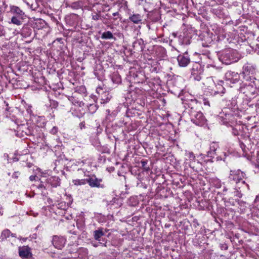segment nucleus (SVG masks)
Instances as JSON below:
<instances>
[{
	"mask_svg": "<svg viewBox=\"0 0 259 259\" xmlns=\"http://www.w3.org/2000/svg\"><path fill=\"white\" fill-rule=\"evenodd\" d=\"M160 19V14L157 10L149 12L147 14V20L152 23L158 22Z\"/></svg>",
	"mask_w": 259,
	"mask_h": 259,
	"instance_id": "obj_18",
	"label": "nucleus"
},
{
	"mask_svg": "<svg viewBox=\"0 0 259 259\" xmlns=\"http://www.w3.org/2000/svg\"><path fill=\"white\" fill-rule=\"evenodd\" d=\"M203 103L204 105H206V106H207L208 107L210 106L209 101L208 99L203 98Z\"/></svg>",
	"mask_w": 259,
	"mask_h": 259,
	"instance_id": "obj_51",
	"label": "nucleus"
},
{
	"mask_svg": "<svg viewBox=\"0 0 259 259\" xmlns=\"http://www.w3.org/2000/svg\"><path fill=\"white\" fill-rule=\"evenodd\" d=\"M153 23H152L151 22L148 21L147 20V27L149 29H153V27L152 26Z\"/></svg>",
	"mask_w": 259,
	"mask_h": 259,
	"instance_id": "obj_52",
	"label": "nucleus"
},
{
	"mask_svg": "<svg viewBox=\"0 0 259 259\" xmlns=\"http://www.w3.org/2000/svg\"><path fill=\"white\" fill-rule=\"evenodd\" d=\"M79 127L81 129L85 127V124L83 122H81L79 124Z\"/></svg>",
	"mask_w": 259,
	"mask_h": 259,
	"instance_id": "obj_60",
	"label": "nucleus"
},
{
	"mask_svg": "<svg viewBox=\"0 0 259 259\" xmlns=\"http://www.w3.org/2000/svg\"><path fill=\"white\" fill-rule=\"evenodd\" d=\"M222 80H220L219 81V83H218V90L214 91V94H219L220 93H223V91L224 90V88H223L222 85L223 83Z\"/></svg>",
	"mask_w": 259,
	"mask_h": 259,
	"instance_id": "obj_42",
	"label": "nucleus"
},
{
	"mask_svg": "<svg viewBox=\"0 0 259 259\" xmlns=\"http://www.w3.org/2000/svg\"><path fill=\"white\" fill-rule=\"evenodd\" d=\"M106 118L107 120L111 121L113 120L116 114L114 112L110 113V111L109 109H107L106 110Z\"/></svg>",
	"mask_w": 259,
	"mask_h": 259,
	"instance_id": "obj_39",
	"label": "nucleus"
},
{
	"mask_svg": "<svg viewBox=\"0 0 259 259\" xmlns=\"http://www.w3.org/2000/svg\"><path fill=\"white\" fill-rule=\"evenodd\" d=\"M67 242L66 238L62 235H53L52 239V243L55 248L62 249Z\"/></svg>",
	"mask_w": 259,
	"mask_h": 259,
	"instance_id": "obj_11",
	"label": "nucleus"
},
{
	"mask_svg": "<svg viewBox=\"0 0 259 259\" xmlns=\"http://www.w3.org/2000/svg\"><path fill=\"white\" fill-rule=\"evenodd\" d=\"M5 34V31L4 27L0 25V36H2Z\"/></svg>",
	"mask_w": 259,
	"mask_h": 259,
	"instance_id": "obj_53",
	"label": "nucleus"
},
{
	"mask_svg": "<svg viewBox=\"0 0 259 259\" xmlns=\"http://www.w3.org/2000/svg\"><path fill=\"white\" fill-rule=\"evenodd\" d=\"M27 164V166L28 167H31L32 164L31 163H28Z\"/></svg>",
	"mask_w": 259,
	"mask_h": 259,
	"instance_id": "obj_63",
	"label": "nucleus"
},
{
	"mask_svg": "<svg viewBox=\"0 0 259 259\" xmlns=\"http://www.w3.org/2000/svg\"><path fill=\"white\" fill-rule=\"evenodd\" d=\"M19 254L22 258H28L31 256L30 248L26 246L19 247Z\"/></svg>",
	"mask_w": 259,
	"mask_h": 259,
	"instance_id": "obj_20",
	"label": "nucleus"
},
{
	"mask_svg": "<svg viewBox=\"0 0 259 259\" xmlns=\"http://www.w3.org/2000/svg\"><path fill=\"white\" fill-rule=\"evenodd\" d=\"M22 128V136H24V134L26 136L34 135V130L33 126H27L26 125H22L20 127V130Z\"/></svg>",
	"mask_w": 259,
	"mask_h": 259,
	"instance_id": "obj_21",
	"label": "nucleus"
},
{
	"mask_svg": "<svg viewBox=\"0 0 259 259\" xmlns=\"http://www.w3.org/2000/svg\"><path fill=\"white\" fill-rule=\"evenodd\" d=\"M236 193H237L235 194L236 196H237L239 198L242 197V194L240 192H239V191H237Z\"/></svg>",
	"mask_w": 259,
	"mask_h": 259,
	"instance_id": "obj_57",
	"label": "nucleus"
},
{
	"mask_svg": "<svg viewBox=\"0 0 259 259\" xmlns=\"http://www.w3.org/2000/svg\"><path fill=\"white\" fill-rule=\"evenodd\" d=\"M145 47L144 41L142 38H137L133 42L132 51L134 53H139L142 52Z\"/></svg>",
	"mask_w": 259,
	"mask_h": 259,
	"instance_id": "obj_14",
	"label": "nucleus"
},
{
	"mask_svg": "<svg viewBox=\"0 0 259 259\" xmlns=\"http://www.w3.org/2000/svg\"><path fill=\"white\" fill-rule=\"evenodd\" d=\"M92 244L94 247H98L99 245V244H101L104 246H106V241L105 239H103L102 242L99 241V242H98V243L92 242Z\"/></svg>",
	"mask_w": 259,
	"mask_h": 259,
	"instance_id": "obj_44",
	"label": "nucleus"
},
{
	"mask_svg": "<svg viewBox=\"0 0 259 259\" xmlns=\"http://www.w3.org/2000/svg\"><path fill=\"white\" fill-rule=\"evenodd\" d=\"M101 73L100 72H98L97 71V70H94V74L95 75V76L99 79H101V74L103 73V70L102 69L101 70Z\"/></svg>",
	"mask_w": 259,
	"mask_h": 259,
	"instance_id": "obj_49",
	"label": "nucleus"
},
{
	"mask_svg": "<svg viewBox=\"0 0 259 259\" xmlns=\"http://www.w3.org/2000/svg\"><path fill=\"white\" fill-rule=\"evenodd\" d=\"M224 153L220 148L218 143L213 142L211 143V162L214 161L222 160V156Z\"/></svg>",
	"mask_w": 259,
	"mask_h": 259,
	"instance_id": "obj_10",
	"label": "nucleus"
},
{
	"mask_svg": "<svg viewBox=\"0 0 259 259\" xmlns=\"http://www.w3.org/2000/svg\"><path fill=\"white\" fill-rule=\"evenodd\" d=\"M35 178H36V176H30L29 177V180L31 181H33L34 180H35Z\"/></svg>",
	"mask_w": 259,
	"mask_h": 259,
	"instance_id": "obj_58",
	"label": "nucleus"
},
{
	"mask_svg": "<svg viewBox=\"0 0 259 259\" xmlns=\"http://www.w3.org/2000/svg\"><path fill=\"white\" fill-rule=\"evenodd\" d=\"M37 6L36 2L34 3V4H31L30 6V8L33 10H35L37 8Z\"/></svg>",
	"mask_w": 259,
	"mask_h": 259,
	"instance_id": "obj_54",
	"label": "nucleus"
},
{
	"mask_svg": "<svg viewBox=\"0 0 259 259\" xmlns=\"http://www.w3.org/2000/svg\"><path fill=\"white\" fill-rule=\"evenodd\" d=\"M148 161L147 160H142L141 161V166L144 170L148 171L149 170V167L147 166Z\"/></svg>",
	"mask_w": 259,
	"mask_h": 259,
	"instance_id": "obj_43",
	"label": "nucleus"
},
{
	"mask_svg": "<svg viewBox=\"0 0 259 259\" xmlns=\"http://www.w3.org/2000/svg\"><path fill=\"white\" fill-rule=\"evenodd\" d=\"M238 102L232 99L231 102V107L229 108H225L222 110V112L218 116L217 119L222 124L227 126H233L236 122V118L234 116L230 108H235L237 106Z\"/></svg>",
	"mask_w": 259,
	"mask_h": 259,
	"instance_id": "obj_2",
	"label": "nucleus"
},
{
	"mask_svg": "<svg viewBox=\"0 0 259 259\" xmlns=\"http://www.w3.org/2000/svg\"><path fill=\"white\" fill-rule=\"evenodd\" d=\"M95 0H94L95 1ZM93 0H77L72 2H67L66 3V7L72 10H77L81 9L82 11L84 10H90V6H87V3H91Z\"/></svg>",
	"mask_w": 259,
	"mask_h": 259,
	"instance_id": "obj_8",
	"label": "nucleus"
},
{
	"mask_svg": "<svg viewBox=\"0 0 259 259\" xmlns=\"http://www.w3.org/2000/svg\"><path fill=\"white\" fill-rule=\"evenodd\" d=\"M76 253L78 254V256L81 255V257L82 258L87 256L88 253V250L85 248L81 247L76 250Z\"/></svg>",
	"mask_w": 259,
	"mask_h": 259,
	"instance_id": "obj_36",
	"label": "nucleus"
},
{
	"mask_svg": "<svg viewBox=\"0 0 259 259\" xmlns=\"http://www.w3.org/2000/svg\"><path fill=\"white\" fill-rule=\"evenodd\" d=\"M50 18L51 21L55 23L57 25H60L62 26V25L59 22V21L57 20V19L54 16H50Z\"/></svg>",
	"mask_w": 259,
	"mask_h": 259,
	"instance_id": "obj_46",
	"label": "nucleus"
},
{
	"mask_svg": "<svg viewBox=\"0 0 259 259\" xmlns=\"http://www.w3.org/2000/svg\"><path fill=\"white\" fill-rule=\"evenodd\" d=\"M51 104L53 107H56L58 106V103L55 101H51Z\"/></svg>",
	"mask_w": 259,
	"mask_h": 259,
	"instance_id": "obj_56",
	"label": "nucleus"
},
{
	"mask_svg": "<svg viewBox=\"0 0 259 259\" xmlns=\"http://www.w3.org/2000/svg\"><path fill=\"white\" fill-rule=\"evenodd\" d=\"M201 64L196 63L195 65H193L192 68V74H195V71L197 70L199 68H200L201 66H202L203 67H206L207 68H209V67H207L206 65L203 66L201 63V61L200 60ZM210 63V62H209ZM210 64H209V67H210Z\"/></svg>",
	"mask_w": 259,
	"mask_h": 259,
	"instance_id": "obj_41",
	"label": "nucleus"
},
{
	"mask_svg": "<svg viewBox=\"0 0 259 259\" xmlns=\"http://www.w3.org/2000/svg\"><path fill=\"white\" fill-rule=\"evenodd\" d=\"M236 170H231L230 174L229 176V180L230 181H234L237 184H239L238 180L239 178L237 177V175H235L234 172H235Z\"/></svg>",
	"mask_w": 259,
	"mask_h": 259,
	"instance_id": "obj_38",
	"label": "nucleus"
},
{
	"mask_svg": "<svg viewBox=\"0 0 259 259\" xmlns=\"http://www.w3.org/2000/svg\"><path fill=\"white\" fill-rule=\"evenodd\" d=\"M239 96L240 97L245 100L246 104L249 107H252L253 104H248L251 99H253L257 96V88L253 84L249 83L248 84L243 83L240 87Z\"/></svg>",
	"mask_w": 259,
	"mask_h": 259,
	"instance_id": "obj_4",
	"label": "nucleus"
},
{
	"mask_svg": "<svg viewBox=\"0 0 259 259\" xmlns=\"http://www.w3.org/2000/svg\"><path fill=\"white\" fill-rule=\"evenodd\" d=\"M257 72L256 66L252 63H246L243 66L242 75L243 78L247 81L256 79Z\"/></svg>",
	"mask_w": 259,
	"mask_h": 259,
	"instance_id": "obj_5",
	"label": "nucleus"
},
{
	"mask_svg": "<svg viewBox=\"0 0 259 259\" xmlns=\"http://www.w3.org/2000/svg\"><path fill=\"white\" fill-rule=\"evenodd\" d=\"M234 172L235 175H237V177H238V178H239V180H238L239 184L241 183V184L244 185V186L246 187L247 188V189L248 190L249 189V185L248 184H246L244 181L242 180L243 178L246 179V174L244 172L241 171L239 169L236 170L235 172Z\"/></svg>",
	"mask_w": 259,
	"mask_h": 259,
	"instance_id": "obj_24",
	"label": "nucleus"
},
{
	"mask_svg": "<svg viewBox=\"0 0 259 259\" xmlns=\"http://www.w3.org/2000/svg\"><path fill=\"white\" fill-rule=\"evenodd\" d=\"M101 38L103 39H114L115 40V37H114L112 33L110 31L104 32L101 35Z\"/></svg>",
	"mask_w": 259,
	"mask_h": 259,
	"instance_id": "obj_35",
	"label": "nucleus"
},
{
	"mask_svg": "<svg viewBox=\"0 0 259 259\" xmlns=\"http://www.w3.org/2000/svg\"><path fill=\"white\" fill-rule=\"evenodd\" d=\"M179 42L181 45H188L191 43L189 37L181 35L179 36Z\"/></svg>",
	"mask_w": 259,
	"mask_h": 259,
	"instance_id": "obj_32",
	"label": "nucleus"
},
{
	"mask_svg": "<svg viewBox=\"0 0 259 259\" xmlns=\"http://www.w3.org/2000/svg\"><path fill=\"white\" fill-rule=\"evenodd\" d=\"M33 29L29 26H24L21 30V35L23 37H28L32 35Z\"/></svg>",
	"mask_w": 259,
	"mask_h": 259,
	"instance_id": "obj_26",
	"label": "nucleus"
},
{
	"mask_svg": "<svg viewBox=\"0 0 259 259\" xmlns=\"http://www.w3.org/2000/svg\"><path fill=\"white\" fill-rule=\"evenodd\" d=\"M135 82L141 83L142 84L143 89L145 91H149L150 90H154L156 86L160 85L161 80L158 76L145 78L144 77L141 81L137 80L136 78Z\"/></svg>",
	"mask_w": 259,
	"mask_h": 259,
	"instance_id": "obj_6",
	"label": "nucleus"
},
{
	"mask_svg": "<svg viewBox=\"0 0 259 259\" xmlns=\"http://www.w3.org/2000/svg\"><path fill=\"white\" fill-rule=\"evenodd\" d=\"M137 1L138 2L139 5L141 4V3L144 1V0H137Z\"/></svg>",
	"mask_w": 259,
	"mask_h": 259,
	"instance_id": "obj_64",
	"label": "nucleus"
},
{
	"mask_svg": "<svg viewBox=\"0 0 259 259\" xmlns=\"http://www.w3.org/2000/svg\"><path fill=\"white\" fill-rule=\"evenodd\" d=\"M88 184L91 188L101 189L105 188V185L103 183V180L97 178L94 175H90L88 177Z\"/></svg>",
	"mask_w": 259,
	"mask_h": 259,
	"instance_id": "obj_9",
	"label": "nucleus"
},
{
	"mask_svg": "<svg viewBox=\"0 0 259 259\" xmlns=\"http://www.w3.org/2000/svg\"><path fill=\"white\" fill-rule=\"evenodd\" d=\"M187 155L190 160L193 161V160H194L195 159V156L194 153L192 152H190L188 153Z\"/></svg>",
	"mask_w": 259,
	"mask_h": 259,
	"instance_id": "obj_47",
	"label": "nucleus"
},
{
	"mask_svg": "<svg viewBox=\"0 0 259 259\" xmlns=\"http://www.w3.org/2000/svg\"><path fill=\"white\" fill-rule=\"evenodd\" d=\"M91 17L93 20L95 21H97L99 20H102V19L104 18V16L101 14H96L94 12H91Z\"/></svg>",
	"mask_w": 259,
	"mask_h": 259,
	"instance_id": "obj_40",
	"label": "nucleus"
},
{
	"mask_svg": "<svg viewBox=\"0 0 259 259\" xmlns=\"http://www.w3.org/2000/svg\"><path fill=\"white\" fill-rule=\"evenodd\" d=\"M10 236L14 238L17 237L16 234L11 233V232L8 229H5L2 232L0 238L2 239V240H4L9 238Z\"/></svg>",
	"mask_w": 259,
	"mask_h": 259,
	"instance_id": "obj_28",
	"label": "nucleus"
},
{
	"mask_svg": "<svg viewBox=\"0 0 259 259\" xmlns=\"http://www.w3.org/2000/svg\"><path fill=\"white\" fill-rule=\"evenodd\" d=\"M202 17L204 19H205L207 21V22H209V18H210L209 16H207V15L203 14L202 15Z\"/></svg>",
	"mask_w": 259,
	"mask_h": 259,
	"instance_id": "obj_55",
	"label": "nucleus"
},
{
	"mask_svg": "<svg viewBox=\"0 0 259 259\" xmlns=\"http://www.w3.org/2000/svg\"><path fill=\"white\" fill-rule=\"evenodd\" d=\"M58 132V127L54 126L50 131V133L55 135Z\"/></svg>",
	"mask_w": 259,
	"mask_h": 259,
	"instance_id": "obj_50",
	"label": "nucleus"
},
{
	"mask_svg": "<svg viewBox=\"0 0 259 259\" xmlns=\"http://www.w3.org/2000/svg\"><path fill=\"white\" fill-rule=\"evenodd\" d=\"M177 60L179 66L183 67L187 66L190 62L189 56L187 52L179 55L177 57Z\"/></svg>",
	"mask_w": 259,
	"mask_h": 259,
	"instance_id": "obj_16",
	"label": "nucleus"
},
{
	"mask_svg": "<svg viewBox=\"0 0 259 259\" xmlns=\"http://www.w3.org/2000/svg\"><path fill=\"white\" fill-rule=\"evenodd\" d=\"M85 90V89L84 87H80L78 90V91H80L81 92H84Z\"/></svg>",
	"mask_w": 259,
	"mask_h": 259,
	"instance_id": "obj_59",
	"label": "nucleus"
},
{
	"mask_svg": "<svg viewBox=\"0 0 259 259\" xmlns=\"http://www.w3.org/2000/svg\"><path fill=\"white\" fill-rule=\"evenodd\" d=\"M96 92L99 95H100L101 97V104H104L108 103L111 99L112 98V96L108 92H104L102 88L101 87H98L96 89Z\"/></svg>",
	"mask_w": 259,
	"mask_h": 259,
	"instance_id": "obj_13",
	"label": "nucleus"
},
{
	"mask_svg": "<svg viewBox=\"0 0 259 259\" xmlns=\"http://www.w3.org/2000/svg\"><path fill=\"white\" fill-rule=\"evenodd\" d=\"M46 25L47 23L45 20L39 19L36 20L34 27L37 29H40L44 28Z\"/></svg>",
	"mask_w": 259,
	"mask_h": 259,
	"instance_id": "obj_29",
	"label": "nucleus"
},
{
	"mask_svg": "<svg viewBox=\"0 0 259 259\" xmlns=\"http://www.w3.org/2000/svg\"><path fill=\"white\" fill-rule=\"evenodd\" d=\"M10 12L13 15L11 18V22L17 25H21L25 17V13L16 6L10 5Z\"/></svg>",
	"mask_w": 259,
	"mask_h": 259,
	"instance_id": "obj_7",
	"label": "nucleus"
},
{
	"mask_svg": "<svg viewBox=\"0 0 259 259\" xmlns=\"http://www.w3.org/2000/svg\"><path fill=\"white\" fill-rule=\"evenodd\" d=\"M209 22H202L201 24V34L200 36L202 40V48L200 49V59L203 66L209 67L210 62V44Z\"/></svg>",
	"mask_w": 259,
	"mask_h": 259,
	"instance_id": "obj_1",
	"label": "nucleus"
},
{
	"mask_svg": "<svg viewBox=\"0 0 259 259\" xmlns=\"http://www.w3.org/2000/svg\"><path fill=\"white\" fill-rule=\"evenodd\" d=\"M225 77L227 80H230L233 83H235L239 81V75L237 73L228 71L225 74Z\"/></svg>",
	"mask_w": 259,
	"mask_h": 259,
	"instance_id": "obj_19",
	"label": "nucleus"
},
{
	"mask_svg": "<svg viewBox=\"0 0 259 259\" xmlns=\"http://www.w3.org/2000/svg\"><path fill=\"white\" fill-rule=\"evenodd\" d=\"M74 247V245H70L68 246V248L67 249V250L68 251L69 253L70 254L73 253H76V251L75 250L76 249H73V247Z\"/></svg>",
	"mask_w": 259,
	"mask_h": 259,
	"instance_id": "obj_48",
	"label": "nucleus"
},
{
	"mask_svg": "<svg viewBox=\"0 0 259 259\" xmlns=\"http://www.w3.org/2000/svg\"><path fill=\"white\" fill-rule=\"evenodd\" d=\"M46 185L51 186L53 188L59 186L61 184V179L57 176H52L46 179Z\"/></svg>",
	"mask_w": 259,
	"mask_h": 259,
	"instance_id": "obj_17",
	"label": "nucleus"
},
{
	"mask_svg": "<svg viewBox=\"0 0 259 259\" xmlns=\"http://www.w3.org/2000/svg\"><path fill=\"white\" fill-rule=\"evenodd\" d=\"M128 20L135 24H141L142 23V16L139 14H130L128 17Z\"/></svg>",
	"mask_w": 259,
	"mask_h": 259,
	"instance_id": "obj_23",
	"label": "nucleus"
},
{
	"mask_svg": "<svg viewBox=\"0 0 259 259\" xmlns=\"http://www.w3.org/2000/svg\"><path fill=\"white\" fill-rule=\"evenodd\" d=\"M88 178L83 179H75L72 180V183L76 186L84 185L88 184Z\"/></svg>",
	"mask_w": 259,
	"mask_h": 259,
	"instance_id": "obj_34",
	"label": "nucleus"
},
{
	"mask_svg": "<svg viewBox=\"0 0 259 259\" xmlns=\"http://www.w3.org/2000/svg\"><path fill=\"white\" fill-rule=\"evenodd\" d=\"M149 68L151 72L157 73L160 70L158 63L157 61L153 62V64L151 65Z\"/></svg>",
	"mask_w": 259,
	"mask_h": 259,
	"instance_id": "obj_37",
	"label": "nucleus"
},
{
	"mask_svg": "<svg viewBox=\"0 0 259 259\" xmlns=\"http://www.w3.org/2000/svg\"><path fill=\"white\" fill-rule=\"evenodd\" d=\"M18 172H15L13 175V177L14 178H18Z\"/></svg>",
	"mask_w": 259,
	"mask_h": 259,
	"instance_id": "obj_61",
	"label": "nucleus"
},
{
	"mask_svg": "<svg viewBox=\"0 0 259 259\" xmlns=\"http://www.w3.org/2000/svg\"><path fill=\"white\" fill-rule=\"evenodd\" d=\"M223 7L221 6H218L217 8H213L211 10V12L215 15L217 17L221 18L223 16V13L222 12Z\"/></svg>",
	"mask_w": 259,
	"mask_h": 259,
	"instance_id": "obj_33",
	"label": "nucleus"
},
{
	"mask_svg": "<svg viewBox=\"0 0 259 259\" xmlns=\"http://www.w3.org/2000/svg\"><path fill=\"white\" fill-rule=\"evenodd\" d=\"M37 188L41 191V194L43 196L46 197L47 196L48 193L47 191V185L46 184L45 185L43 182L41 181L40 184L37 186Z\"/></svg>",
	"mask_w": 259,
	"mask_h": 259,
	"instance_id": "obj_30",
	"label": "nucleus"
},
{
	"mask_svg": "<svg viewBox=\"0 0 259 259\" xmlns=\"http://www.w3.org/2000/svg\"><path fill=\"white\" fill-rule=\"evenodd\" d=\"M91 12H94L96 14H102V12H104V6L101 4H93V8L91 9L90 7V10Z\"/></svg>",
	"mask_w": 259,
	"mask_h": 259,
	"instance_id": "obj_25",
	"label": "nucleus"
},
{
	"mask_svg": "<svg viewBox=\"0 0 259 259\" xmlns=\"http://www.w3.org/2000/svg\"><path fill=\"white\" fill-rule=\"evenodd\" d=\"M68 100L74 105H77L79 107L84 106V103L82 101H79L78 99H76L75 96L68 97Z\"/></svg>",
	"mask_w": 259,
	"mask_h": 259,
	"instance_id": "obj_31",
	"label": "nucleus"
},
{
	"mask_svg": "<svg viewBox=\"0 0 259 259\" xmlns=\"http://www.w3.org/2000/svg\"><path fill=\"white\" fill-rule=\"evenodd\" d=\"M113 16L114 17H116V16H118L119 15V13L118 12H115V13H113V14H112Z\"/></svg>",
	"mask_w": 259,
	"mask_h": 259,
	"instance_id": "obj_62",
	"label": "nucleus"
},
{
	"mask_svg": "<svg viewBox=\"0 0 259 259\" xmlns=\"http://www.w3.org/2000/svg\"><path fill=\"white\" fill-rule=\"evenodd\" d=\"M222 186L221 182L219 179L217 178L211 179V189L212 188H215V189L213 190V195H215V193L217 195H221L223 194L225 191H227V189L224 186L223 188ZM212 191V190H211V192Z\"/></svg>",
	"mask_w": 259,
	"mask_h": 259,
	"instance_id": "obj_12",
	"label": "nucleus"
},
{
	"mask_svg": "<svg viewBox=\"0 0 259 259\" xmlns=\"http://www.w3.org/2000/svg\"><path fill=\"white\" fill-rule=\"evenodd\" d=\"M216 57L223 64L229 65L237 62L240 56L236 50L229 48L221 52H215Z\"/></svg>",
	"mask_w": 259,
	"mask_h": 259,
	"instance_id": "obj_3",
	"label": "nucleus"
},
{
	"mask_svg": "<svg viewBox=\"0 0 259 259\" xmlns=\"http://www.w3.org/2000/svg\"><path fill=\"white\" fill-rule=\"evenodd\" d=\"M191 121L196 125H202L205 121V119L201 112L194 113L192 115Z\"/></svg>",
	"mask_w": 259,
	"mask_h": 259,
	"instance_id": "obj_15",
	"label": "nucleus"
},
{
	"mask_svg": "<svg viewBox=\"0 0 259 259\" xmlns=\"http://www.w3.org/2000/svg\"><path fill=\"white\" fill-rule=\"evenodd\" d=\"M104 229L103 228H99L97 230H95L93 232L94 238L98 241L102 242V237L105 235V233L103 231Z\"/></svg>",
	"mask_w": 259,
	"mask_h": 259,
	"instance_id": "obj_22",
	"label": "nucleus"
},
{
	"mask_svg": "<svg viewBox=\"0 0 259 259\" xmlns=\"http://www.w3.org/2000/svg\"><path fill=\"white\" fill-rule=\"evenodd\" d=\"M89 107V109L91 112H94L97 109V106L94 104H90L89 106L87 105Z\"/></svg>",
	"mask_w": 259,
	"mask_h": 259,
	"instance_id": "obj_45",
	"label": "nucleus"
},
{
	"mask_svg": "<svg viewBox=\"0 0 259 259\" xmlns=\"http://www.w3.org/2000/svg\"><path fill=\"white\" fill-rule=\"evenodd\" d=\"M110 79L115 85H117L121 83V79L120 76L117 72H114L110 75Z\"/></svg>",
	"mask_w": 259,
	"mask_h": 259,
	"instance_id": "obj_27",
	"label": "nucleus"
}]
</instances>
